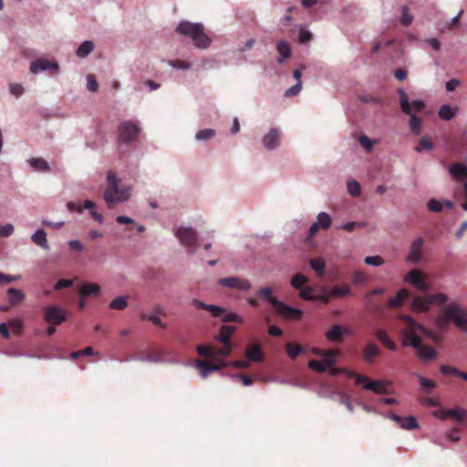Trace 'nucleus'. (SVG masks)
Instances as JSON below:
<instances>
[{"instance_id": "15", "label": "nucleus", "mask_w": 467, "mask_h": 467, "mask_svg": "<svg viewBox=\"0 0 467 467\" xmlns=\"http://www.w3.org/2000/svg\"><path fill=\"white\" fill-rule=\"evenodd\" d=\"M404 282L413 285L420 291L429 290V285L424 281L420 271L412 269L404 276Z\"/></svg>"}, {"instance_id": "9", "label": "nucleus", "mask_w": 467, "mask_h": 467, "mask_svg": "<svg viewBox=\"0 0 467 467\" xmlns=\"http://www.w3.org/2000/svg\"><path fill=\"white\" fill-rule=\"evenodd\" d=\"M131 360L140 362H150L153 364H180V361L178 359H166L164 356H162V352H156L154 354L140 353L137 356L131 357L130 358H127L126 362Z\"/></svg>"}, {"instance_id": "21", "label": "nucleus", "mask_w": 467, "mask_h": 467, "mask_svg": "<svg viewBox=\"0 0 467 467\" xmlns=\"http://www.w3.org/2000/svg\"><path fill=\"white\" fill-rule=\"evenodd\" d=\"M6 296H8V302L11 306H16L25 300V293L19 288L9 287L6 289Z\"/></svg>"}, {"instance_id": "32", "label": "nucleus", "mask_w": 467, "mask_h": 467, "mask_svg": "<svg viewBox=\"0 0 467 467\" xmlns=\"http://www.w3.org/2000/svg\"><path fill=\"white\" fill-rule=\"evenodd\" d=\"M447 415L458 422L467 420V410L460 406L447 410Z\"/></svg>"}, {"instance_id": "48", "label": "nucleus", "mask_w": 467, "mask_h": 467, "mask_svg": "<svg viewBox=\"0 0 467 467\" xmlns=\"http://www.w3.org/2000/svg\"><path fill=\"white\" fill-rule=\"evenodd\" d=\"M346 187H348V192L350 196L357 198L360 194V186L359 182L355 180H349L346 182Z\"/></svg>"}, {"instance_id": "30", "label": "nucleus", "mask_w": 467, "mask_h": 467, "mask_svg": "<svg viewBox=\"0 0 467 467\" xmlns=\"http://www.w3.org/2000/svg\"><path fill=\"white\" fill-rule=\"evenodd\" d=\"M408 296V291L405 289H400L397 292L395 296L390 297L388 300V306L390 308H398L402 305L405 298Z\"/></svg>"}, {"instance_id": "10", "label": "nucleus", "mask_w": 467, "mask_h": 467, "mask_svg": "<svg viewBox=\"0 0 467 467\" xmlns=\"http://www.w3.org/2000/svg\"><path fill=\"white\" fill-rule=\"evenodd\" d=\"M217 285L223 287L246 292L251 289V283L247 279L239 276H227L219 278Z\"/></svg>"}, {"instance_id": "20", "label": "nucleus", "mask_w": 467, "mask_h": 467, "mask_svg": "<svg viewBox=\"0 0 467 467\" xmlns=\"http://www.w3.org/2000/svg\"><path fill=\"white\" fill-rule=\"evenodd\" d=\"M235 330L236 327L234 326L223 325L220 327L219 334L215 335L214 338L221 344H231L229 339Z\"/></svg>"}, {"instance_id": "50", "label": "nucleus", "mask_w": 467, "mask_h": 467, "mask_svg": "<svg viewBox=\"0 0 467 467\" xmlns=\"http://www.w3.org/2000/svg\"><path fill=\"white\" fill-rule=\"evenodd\" d=\"M358 99L359 101L365 104H369L373 106H379L381 104L380 98L370 94L359 95Z\"/></svg>"}, {"instance_id": "11", "label": "nucleus", "mask_w": 467, "mask_h": 467, "mask_svg": "<svg viewBox=\"0 0 467 467\" xmlns=\"http://www.w3.org/2000/svg\"><path fill=\"white\" fill-rule=\"evenodd\" d=\"M282 132L276 127H273L262 137V145L265 150H276L280 145V137Z\"/></svg>"}, {"instance_id": "55", "label": "nucleus", "mask_w": 467, "mask_h": 467, "mask_svg": "<svg viewBox=\"0 0 467 467\" xmlns=\"http://www.w3.org/2000/svg\"><path fill=\"white\" fill-rule=\"evenodd\" d=\"M296 290H299V296L300 298H302V300H306V301H310V302H313L314 301V294H312V287L310 286H306V287H302V288H295Z\"/></svg>"}, {"instance_id": "39", "label": "nucleus", "mask_w": 467, "mask_h": 467, "mask_svg": "<svg viewBox=\"0 0 467 467\" xmlns=\"http://www.w3.org/2000/svg\"><path fill=\"white\" fill-rule=\"evenodd\" d=\"M422 299L428 301L429 303H431V305H434V306H442V304L448 300V297L446 296L445 294L439 293V294L428 295V296L422 297Z\"/></svg>"}, {"instance_id": "1", "label": "nucleus", "mask_w": 467, "mask_h": 467, "mask_svg": "<svg viewBox=\"0 0 467 467\" xmlns=\"http://www.w3.org/2000/svg\"><path fill=\"white\" fill-rule=\"evenodd\" d=\"M107 190L104 192V200L108 208L112 209L119 203H123L130 199V186H119V179L116 172L109 171L107 173Z\"/></svg>"}, {"instance_id": "14", "label": "nucleus", "mask_w": 467, "mask_h": 467, "mask_svg": "<svg viewBox=\"0 0 467 467\" xmlns=\"http://www.w3.org/2000/svg\"><path fill=\"white\" fill-rule=\"evenodd\" d=\"M273 307L275 308L276 313L284 318H297L303 313L300 309L284 304L280 300H274Z\"/></svg>"}, {"instance_id": "47", "label": "nucleus", "mask_w": 467, "mask_h": 467, "mask_svg": "<svg viewBox=\"0 0 467 467\" xmlns=\"http://www.w3.org/2000/svg\"><path fill=\"white\" fill-rule=\"evenodd\" d=\"M218 317V318L222 319L223 323H230V322L243 323L242 317L238 316L235 313L230 312V311L224 312V314H223L221 317Z\"/></svg>"}, {"instance_id": "58", "label": "nucleus", "mask_w": 467, "mask_h": 467, "mask_svg": "<svg viewBox=\"0 0 467 467\" xmlns=\"http://www.w3.org/2000/svg\"><path fill=\"white\" fill-rule=\"evenodd\" d=\"M331 366H327L326 364L319 363V361L317 360H311L310 362H308V368H310L311 370H315L318 373L325 372Z\"/></svg>"}, {"instance_id": "63", "label": "nucleus", "mask_w": 467, "mask_h": 467, "mask_svg": "<svg viewBox=\"0 0 467 467\" xmlns=\"http://www.w3.org/2000/svg\"><path fill=\"white\" fill-rule=\"evenodd\" d=\"M203 310L209 312L210 315H212V317H221L224 312L228 311V310L224 309L223 306H219L217 305H213L211 306L206 307Z\"/></svg>"}, {"instance_id": "59", "label": "nucleus", "mask_w": 467, "mask_h": 467, "mask_svg": "<svg viewBox=\"0 0 467 467\" xmlns=\"http://www.w3.org/2000/svg\"><path fill=\"white\" fill-rule=\"evenodd\" d=\"M426 207H428V211L431 213H441L442 211V203L435 199L429 200L428 202H426Z\"/></svg>"}, {"instance_id": "38", "label": "nucleus", "mask_w": 467, "mask_h": 467, "mask_svg": "<svg viewBox=\"0 0 467 467\" xmlns=\"http://www.w3.org/2000/svg\"><path fill=\"white\" fill-rule=\"evenodd\" d=\"M331 218L329 213L326 212H321L317 214V220L313 224H317L322 227V230H327L330 227Z\"/></svg>"}, {"instance_id": "52", "label": "nucleus", "mask_w": 467, "mask_h": 467, "mask_svg": "<svg viewBox=\"0 0 467 467\" xmlns=\"http://www.w3.org/2000/svg\"><path fill=\"white\" fill-rule=\"evenodd\" d=\"M303 88V84H301V80L296 81V84H294L288 88V89L285 90L284 97L285 98H294L300 93L301 88Z\"/></svg>"}, {"instance_id": "40", "label": "nucleus", "mask_w": 467, "mask_h": 467, "mask_svg": "<svg viewBox=\"0 0 467 467\" xmlns=\"http://www.w3.org/2000/svg\"><path fill=\"white\" fill-rule=\"evenodd\" d=\"M256 296H259V298H261L262 300L270 304L271 306L274 300H277L276 297L272 296V288L269 286L259 288V290L256 291Z\"/></svg>"}, {"instance_id": "53", "label": "nucleus", "mask_w": 467, "mask_h": 467, "mask_svg": "<svg viewBox=\"0 0 467 467\" xmlns=\"http://www.w3.org/2000/svg\"><path fill=\"white\" fill-rule=\"evenodd\" d=\"M196 352H198V355L201 357L214 358V349L204 345H198V347H196Z\"/></svg>"}, {"instance_id": "54", "label": "nucleus", "mask_w": 467, "mask_h": 467, "mask_svg": "<svg viewBox=\"0 0 467 467\" xmlns=\"http://www.w3.org/2000/svg\"><path fill=\"white\" fill-rule=\"evenodd\" d=\"M308 265H310L311 269H313L314 272L317 273V275H323V271L325 270V263L323 262V260L312 259L310 260V263H308Z\"/></svg>"}, {"instance_id": "46", "label": "nucleus", "mask_w": 467, "mask_h": 467, "mask_svg": "<svg viewBox=\"0 0 467 467\" xmlns=\"http://www.w3.org/2000/svg\"><path fill=\"white\" fill-rule=\"evenodd\" d=\"M215 136V130L213 129H203L195 133L196 141H206Z\"/></svg>"}, {"instance_id": "60", "label": "nucleus", "mask_w": 467, "mask_h": 467, "mask_svg": "<svg viewBox=\"0 0 467 467\" xmlns=\"http://www.w3.org/2000/svg\"><path fill=\"white\" fill-rule=\"evenodd\" d=\"M232 343H223V348L214 349L215 357H227L231 353Z\"/></svg>"}, {"instance_id": "27", "label": "nucleus", "mask_w": 467, "mask_h": 467, "mask_svg": "<svg viewBox=\"0 0 467 467\" xmlns=\"http://www.w3.org/2000/svg\"><path fill=\"white\" fill-rule=\"evenodd\" d=\"M334 397L339 398L340 404L345 406L346 409H348V412L352 413L354 411V407L352 406L351 403V396L342 392L341 390H335L332 393H330V398Z\"/></svg>"}, {"instance_id": "17", "label": "nucleus", "mask_w": 467, "mask_h": 467, "mask_svg": "<svg viewBox=\"0 0 467 467\" xmlns=\"http://www.w3.org/2000/svg\"><path fill=\"white\" fill-rule=\"evenodd\" d=\"M193 367L198 368L202 379H205L209 374L220 370V366L210 364L205 360H196L193 362Z\"/></svg>"}, {"instance_id": "8", "label": "nucleus", "mask_w": 467, "mask_h": 467, "mask_svg": "<svg viewBox=\"0 0 467 467\" xmlns=\"http://www.w3.org/2000/svg\"><path fill=\"white\" fill-rule=\"evenodd\" d=\"M67 319V313L57 305L44 308V320L50 325H60Z\"/></svg>"}, {"instance_id": "16", "label": "nucleus", "mask_w": 467, "mask_h": 467, "mask_svg": "<svg viewBox=\"0 0 467 467\" xmlns=\"http://www.w3.org/2000/svg\"><path fill=\"white\" fill-rule=\"evenodd\" d=\"M362 388L368 389L378 394H388L389 393V382L385 380H367L362 382Z\"/></svg>"}, {"instance_id": "45", "label": "nucleus", "mask_w": 467, "mask_h": 467, "mask_svg": "<svg viewBox=\"0 0 467 467\" xmlns=\"http://www.w3.org/2000/svg\"><path fill=\"white\" fill-rule=\"evenodd\" d=\"M306 283H308V278L301 273L296 274L292 276V279H290V285L294 288L306 287L304 285Z\"/></svg>"}, {"instance_id": "29", "label": "nucleus", "mask_w": 467, "mask_h": 467, "mask_svg": "<svg viewBox=\"0 0 467 467\" xmlns=\"http://www.w3.org/2000/svg\"><path fill=\"white\" fill-rule=\"evenodd\" d=\"M100 286L96 283L84 284L78 289L80 296H97L99 294Z\"/></svg>"}, {"instance_id": "2", "label": "nucleus", "mask_w": 467, "mask_h": 467, "mask_svg": "<svg viewBox=\"0 0 467 467\" xmlns=\"http://www.w3.org/2000/svg\"><path fill=\"white\" fill-rule=\"evenodd\" d=\"M175 32L190 39L193 47L199 50L210 47L211 38L204 33V26L202 23L182 21L175 27Z\"/></svg>"}, {"instance_id": "4", "label": "nucleus", "mask_w": 467, "mask_h": 467, "mask_svg": "<svg viewBox=\"0 0 467 467\" xmlns=\"http://www.w3.org/2000/svg\"><path fill=\"white\" fill-rule=\"evenodd\" d=\"M173 235L185 249L197 246V232L192 225L179 224L173 228Z\"/></svg>"}, {"instance_id": "49", "label": "nucleus", "mask_w": 467, "mask_h": 467, "mask_svg": "<svg viewBox=\"0 0 467 467\" xmlns=\"http://www.w3.org/2000/svg\"><path fill=\"white\" fill-rule=\"evenodd\" d=\"M166 63L175 70H189L192 67L191 63L183 60H168Z\"/></svg>"}, {"instance_id": "12", "label": "nucleus", "mask_w": 467, "mask_h": 467, "mask_svg": "<svg viewBox=\"0 0 467 467\" xmlns=\"http://www.w3.org/2000/svg\"><path fill=\"white\" fill-rule=\"evenodd\" d=\"M423 237H417L414 239V241L411 243V245H410L409 254L405 256V262L411 265L419 264L421 260V249L423 248Z\"/></svg>"}, {"instance_id": "28", "label": "nucleus", "mask_w": 467, "mask_h": 467, "mask_svg": "<svg viewBox=\"0 0 467 467\" xmlns=\"http://www.w3.org/2000/svg\"><path fill=\"white\" fill-rule=\"evenodd\" d=\"M325 337L329 341L341 342L343 339V327L339 325L332 326V327L325 333Z\"/></svg>"}, {"instance_id": "31", "label": "nucleus", "mask_w": 467, "mask_h": 467, "mask_svg": "<svg viewBox=\"0 0 467 467\" xmlns=\"http://www.w3.org/2000/svg\"><path fill=\"white\" fill-rule=\"evenodd\" d=\"M93 51V43L91 40H86L78 46L76 49V56L78 58L84 59Z\"/></svg>"}, {"instance_id": "13", "label": "nucleus", "mask_w": 467, "mask_h": 467, "mask_svg": "<svg viewBox=\"0 0 467 467\" xmlns=\"http://www.w3.org/2000/svg\"><path fill=\"white\" fill-rule=\"evenodd\" d=\"M386 418H388L390 420H393L397 423L401 429L407 430V431H414L419 429L418 420H416V418L414 416H397L392 412H389L386 414Z\"/></svg>"}, {"instance_id": "3", "label": "nucleus", "mask_w": 467, "mask_h": 467, "mask_svg": "<svg viewBox=\"0 0 467 467\" xmlns=\"http://www.w3.org/2000/svg\"><path fill=\"white\" fill-rule=\"evenodd\" d=\"M140 134V123L137 120L127 119L118 126V146L119 148L130 147L138 140Z\"/></svg>"}, {"instance_id": "35", "label": "nucleus", "mask_w": 467, "mask_h": 467, "mask_svg": "<svg viewBox=\"0 0 467 467\" xmlns=\"http://www.w3.org/2000/svg\"><path fill=\"white\" fill-rule=\"evenodd\" d=\"M450 321H452V317L446 314V306H444L443 312L434 318V324H436L437 328L441 330H446Z\"/></svg>"}, {"instance_id": "22", "label": "nucleus", "mask_w": 467, "mask_h": 467, "mask_svg": "<svg viewBox=\"0 0 467 467\" xmlns=\"http://www.w3.org/2000/svg\"><path fill=\"white\" fill-rule=\"evenodd\" d=\"M404 340H403V347H411L416 349H420L421 348V339L415 333L412 331H404Z\"/></svg>"}, {"instance_id": "43", "label": "nucleus", "mask_w": 467, "mask_h": 467, "mask_svg": "<svg viewBox=\"0 0 467 467\" xmlns=\"http://www.w3.org/2000/svg\"><path fill=\"white\" fill-rule=\"evenodd\" d=\"M410 115V130H411L412 134L415 136H419L420 134V124L421 119L416 114H409Z\"/></svg>"}, {"instance_id": "42", "label": "nucleus", "mask_w": 467, "mask_h": 467, "mask_svg": "<svg viewBox=\"0 0 467 467\" xmlns=\"http://www.w3.org/2000/svg\"><path fill=\"white\" fill-rule=\"evenodd\" d=\"M456 109L451 108L450 105H443L439 109V117L440 119L449 121L453 117H455Z\"/></svg>"}, {"instance_id": "41", "label": "nucleus", "mask_w": 467, "mask_h": 467, "mask_svg": "<svg viewBox=\"0 0 467 467\" xmlns=\"http://www.w3.org/2000/svg\"><path fill=\"white\" fill-rule=\"evenodd\" d=\"M128 296H119L109 303V308L122 311L127 307Z\"/></svg>"}, {"instance_id": "57", "label": "nucleus", "mask_w": 467, "mask_h": 467, "mask_svg": "<svg viewBox=\"0 0 467 467\" xmlns=\"http://www.w3.org/2000/svg\"><path fill=\"white\" fill-rule=\"evenodd\" d=\"M365 265H371V266H381L384 264V260L382 257L379 255H372L368 257H365L364 259Z\"/></svg>"}, {"instance_id": "37", "label": "nucleus", "mask_w": 467, "mask_h": 467, "mask_svg": "<svg viewBox=\"0 0 467 467\" xmlns=\"http://www.w3.org/2000/svg\"><path fill=\"white\" fill-rule=\"evenodd\" d=\"M418 350V357H420V360L423 362H427L429 360H432L437 357V353L431 347H422Z\"/></svg>"}, {"instance_id": "64", "label": "nucleus", "mask_w": 467, "mask_h": 467, "mask_svg": "<svg viewBox=\"0 0 467 467\" xmlns=\"http://www.w3.org/2000/svg\"><path fill=\"white\" fill-rule=\"evenodd\" d=\"M418 379H420V387H422L426 391H430L435 387V383L427 378L418 376Z\"/></svg>"}, {"instance_id": "6", "label": "nucleus", "mask_w": 467, "mask_h": 467, "mask_svg": "<svg viewBox=\"0 0 467 467\" xmlns=\"http://www.w3.org/2000/svg\"><path fill=\"white\" fill-rule=\"evenodd\" d=\"M400 96V107H401V111L405 115H412L415 112H420L424 109V102L421 99H415L411 102L408 100V95H406L404 89L400 88L397 90Z\"/></svg>"}, {"instance_id": "36", "label": "nucleus", "mask_w": 467, "mask_h": 467, "mask_svg": "<svg viewBox=\"0 0 467 467\" xmlns=\"http://www.w3.org/2000/svg\"><path fill=\"white\" fill-rule=\"evenodd\" d=\"M449 172L457 178H467V167L460 162L452 163L449 168Z\"/></svg>"}, {"instance_id": "26", "label": "nucleus", "mask_w": 467, "mask_h": 467, "mask_svg": "<svg viewBox=\"0 0 467 467\" xmlns=\"http://www.w3.org/2000/svg\"><path fill=\"white\" fill-rule=\"evenodd\" d=\"M322 291H324V293H328L330 296L337 298H342L351 294V290H349L348 287L339 285L324 288Z\"/></svg>"}, {"instance_id": "44", "label": "nucleus", "mask_w": 467, "mask_h": 467, "mask_svg": "<svg viewBox=\"0 0 467 467\" xmlns=\"http://www.w3.org/2000/svg\"><path fill=\"white\" fill-rule=\"evenodd\" d=\"M432 150V142L429 137H422L420 139V142L415 146L414 150L417 153H421L423 150Z\"/></svg>"}, {"instance_id": "34", "label": "nucleus", "mask_w": 467, "mask_h": 467, "mask_svg": "<svg viewBox=\"0 0 467 467\" xmlns=\"http://www.w3.org/2000/svg\"><path fill=\"white\" fill-rule=\"evenodd\" d=\"M316 353L322 355V360L319 363L327 364V366H334L336 364V357H337V350H328L322 352L321 350H316Z\"/></svg>"}, {"instance_id": "25", "label": "nucleus", "mask_w": 467, "mask_h": 467, "mask_svg": "<svg viewBox=\"0 0 467 467\" xmlns=\"http://www.w3.org/2000/svg\"><path fill=\"white\" fill-rule=\"evenodd\" d=\"M244 357L250 362H261L263 361L264 355L260 346L255 345L244 351Z\"/></svg>"}, {"instance_id": "33", "label": "nucleus", "mask_w": 467, "mask_h": 467, "mask_svg": "<svg viewBox=\"0 0 467 467\" xmlns=\"http://www.w3.org/2000/svg\"><path fill=\"white\" fill-rule=\"evenodd\" d=\"M430 306H431V304L421 297H414L411 301L412 310L418 313H427L430 309Z\"/></svg>"}, {"instance_id": "18", "label": "nucleus", "mask_w": 467, "mask_h": 467, "mask_svg": "<svg viewBox=\"0 0 467 467\" xmlns=\"http://www.w3.org/2000/svg\"><path fill=\"white\" fill-rule=\"evenodd\" d=\"M276 52H278V57H276V63L282 65L285 60L291 57V49L289 42L285 40H280L276 42Z\"/></svg>"}, {"instance_id": "62", "label": "nucleus", "mask_w": 467, "mask_h": 467, "mask_svg": "<svg viewBox=\"0 0 467 467\" xmlns=\"http://www.w3.org/2000/svg\"><path fill=\"white\" fill-rule=\"evenodd\" d=\"M418 331L425 335L426 337L433 341L434 343H439L441 341L440 336L433 334L429 329L425 328L423 326L418 327Z\"/></svg>"}, {"instance_id": "7", "label": "nucleus", "mask_w": 467, "mask_h": 467, "mask_svg": "<svg viewBox=\"0 0 467 467\" xmlns=\"http://www.w3.org/2000/svg\"><path fill=\"white\" fill-rule=\"evenodd\" d=\"M29 71L32 75H36L40 72H48L51 75H55L59 72V65L47 58H39L30 63Z\"/></svg>"}, {"instance_id": "56", "label": "nucleus", "mask_w": 467, "mask_h": 467, "mask_svg": "<svg viewBox=\"0 0 467 467\" xmlns=\"http://www.w3.org/2000/svg\"><path fill=\"white\" fill-rule=\"evenodd\" d=\"M368 281V277L365 273L361 271H354L353 276H351V283L356 285H363Z\"/></svg>"}, {"instance_id": "5", "label": "nucleus", "mask_w": 467, "mask_h": 467, "mask_svg": "<svg viewBox=\"0 0 467 467\" xmlns=\"http://www.w3.org/2000/svg\"><path fill=\"white\" fill-rule=\"evenodd\" d=\"M447 315L452 317L455 327L467 335V310L456 301H451L447 305Z\"/></svg>"}, {"instance_id": "61", "label": "nucleus", "mask_w": 467, "mask_h": 467, "mask_svg": "<svg viewBox=\"0 0 467 467\" xmlns=\"http://www.w3.org/2000/svg\"><path fill=\"white\" fill-rule=\"evenodd\" d=\"M358 143L361 145L362 149L367 151L372 150L373 141L369 139V137L366 135H361L358 137Z\"/></svg>"}, {"instance_id": "19", "label": "nucleus", "mask_w": 467, "mask_h": 467, "mask_svg": "<svg viewBox=\"0 0 467 467\" xmlns=\"http://www.w3.org/2000/svg\"><path fill=\"white\" fill-rule=\"evenodd\" d=\"M26 163H27V166L32 168L33 171H38L41 173L48 172L50 170L49 163H47V161L44 160L43 158L33 157V158H30L29 160H27Z\"/></svg>"}, {"instance_id": "23", "label": "nucleus", "mask_w": 467, "mask_h": 467, "mask_svg": "<svg viewBox=\"0 0 467 467\" xmlns=\"http://www.w3.org/2000/svg\"><path fill=\"white\" fill-rule=\"evenodd\" d=\"M30 240H32L33 244H36L43 250H49V244H47V233L44 230L37 229V231H36L35 234H32Z\"/></svg>"}, {"instance_id": "51", "label": "nucleus", "mask_w": 467, "mask_h": 467, "mask_svg": "<svg viewBox=\"0 0 467 467\" xmlns=\"http://www.w3.org/2000/svg\"><path fill=\"white\" fill-rule=\"evenodd\" d=\"M301 353H303L302 347L291 343L286 345V354H288L290 359L295 360Z\"/></svg>"}, {"instance_id": "24", "label": "nucleus", "mask_w": 467, "mask_h": 467, "mask_svg": "<svg viewBox=\"0 0 467 467\" xmlns=\"http://www.w3.org/2000/svg\"><path fill=\"white\" fill-rule=\"evenodd\" d=\"M380 355V348L375 343H369L364 348V360L367 364H372L373 360Z\"/></svg>"}]
</instances>
